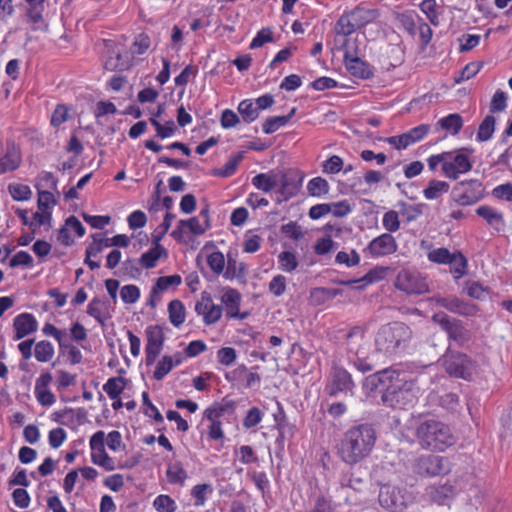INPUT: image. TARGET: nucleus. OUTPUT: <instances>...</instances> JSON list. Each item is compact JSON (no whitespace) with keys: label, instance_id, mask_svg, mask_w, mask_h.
I'll list each match as a JSON object with an SVG mask.
<instances>
[{"label":"nucleus","instance_id":"f257e3e1","mask_svg":"<svg viewBox=\"0 0 512 512\" xmlns=\"http://www.w3.org/2000/svg\"><path fill=\"white\" fill-rule=\"evenodd\" d=\"M376 440V430L371 424L351 426L336 446L337 455L345 464L354 466L370 456Z\"/></svg>","mask_w":512,"mask_h":512},{"label":"nucleus","instance_id":"f03ea898","mask_svg":"<svg viewBox=\"0 0 512 512\" xmlns=\"http://www.w3.org/2000/svg\"><path fill=\"white\" fill-rule=\"evenodd\" d=\"M413 337L411 328L403 322L382 325L374 339L375 352L389 359L404 355Z\"/></svg>","mask_w":512,"mask_h":512},{"label":"nucleus","instance_id":"7ed1b4c3","mask_svg":"<svg viewBox=\"0 0 512 512\" xmlns=\"http://www.w3.org/2000/svg\"><path fill=\"white\" fill-rule=\"evenodd\" d=\"M415 437L422 449L436 452H444L456 441L450 426L434 418L419 422Z\"/></svg>","mask_w":512,"mask_h":512},{"label":"nucleus","instance_id":"20e7f679","mask_svg":"<svg viewBox=\"0 0 512 512\" xmlns=\"http://www.w3.org/2000/svg\"><path fill=\"white\" fill-rule=\"evenodd\" d=\"M411 374L403 369L389 367L370 375L367 378L368 384L372 389L379 390L382 393V402L385 405L393 402L396 391L405 385H411Z\"/></svg>","mask_w":512,"mask_h":512},{"label":"nucleus","instance_id":"39448f33","mask_svg":"<svg viewBox=\"0 0 512 512\" xmlns=\"http://www.w3.org/2000/svg\"><path fill=\"white\" fill-rule=\"evenodd\" d=\"M380 15V10L377 8L358 5L340 16L334 27L335 34L346 38L357 30L376 22Z\"/></svg>","mask_w":512,"mask_h":512},{"label":"nucleus","instance_id":"423d86ee","mask_svg":"<svg viewBox=\"0 0 512 512\" xmlns=\"http://www.w3.org/2000/svg\"><path fill=\"white\" fill-rule=\"evenodd\" d=\"M446 373L454 378L472 381L479 372V365L468 354L448 349L442 357Z\"/></svg>","mask_w":512,"mask_h":512},{"label":"nucleus","instance_id":"0eeeda50","mask_svg":"<svg viewBox=\"0 0 512 512\" xmlns=\"http://www.w3.org/2000/svg\"><path fill=\"white\" fill-rule=\"evenodd\" d=\"M427 259L435 264L450 265V272L458 280L468 273V260L461 251L450 252L445 247L432 249Z\"/></svg>","mask_w":512,"mask_h":512},{"label":"nucleus","instance_id":"6e6552de","mask_svg":"<svg viewBox=\"0 0 512 512\" xmlns=\"http://www.w3.org/2000/svg\"><path fill=\"white\" fill-rule=\"evenodd\" d=\"M414 473L422 477L446 475L451 471V463L447 457L427 454L415 459L412 465Z\"/></svg>","mask_w":512,"mask_h":512},{"label":"nucleus","instance_id":"1a4fd4ad","mask_svg":"<svg viewBox=\"0 0 512 512\" xmlns=\"http://www.w3.org/2000/svg\"><path fill=\"white\" fill-rule=\"evenodd\" d=\"M22 360L28 361L34 355L39 363H49L55 355V347L48 340H40L35 343L33 338L21 341L17 345Z\"/></svg>","mask_w":512,"mask_h":512},{"label":"nucleus","instance_id":"9d476101","mask_svg":"<svg viewBox=\"0 0 512 512\" xmlns=\"http://www.w3.org/2000/svg\"><path fill=\"white\" fill-rule=\"evenodd\" d=\"M483 197L482 183L477 179L458 182L452 189L451 198L460 206H470Z\"/></svg>","mask_w":512,"mask_h":512},{"label":"nucleus","instance_id":"9b49d317","mask_svg":"<svg viewBox=\"0 0 512 512\" xmlns=\"http://www.w3.org/2000/svg\"><path fill=\"white\" fill-rule=\"evenodd\" d=\"M395 287L409 295H421L429 291L426 279L420 273L409 269H403L398 273Z\"/></svg>","mask_w":512,"mask_h":512},{"label":"nucleus","instance_id":"f8f14e48","mask_svg":"<svg viewBox=\"0 0 512 512\" xmlns=\"http://www.w3.org/2000/svg\"><path fill=\"white\" fill-rule=\"evenodd\" d=\"M445 163H443L441 170L445 177L456 180L461 174H465L472 169V163L463 149L457 152H445Z\"/></svg>","mask_w":512,"mask_h":512},{"label":"nucleus","instance_id":"ddd939ff","mask_svg":"<svg viewBox=\"0 0 512 512\" xmlns=\"http://www.w3.org/2000/svg\"><path fill=\"white\" fill-rule=\"evenodd\" d=\"M433 322L438 324L448 334V338L463 346L469 341V332L458 319H452L444 312H437L432 316Z\"/></svg>","mask_w":512,"mask_h":512},{"label":"nucleus","instance_id":"4468645a","mask_svg":"<svg viewBox=\"0 0 512 512\" xmlns=\"http://www.w3.org/2000/svg\"><path fill=\"white\" fill-rule=\"evenodd\" d=\"M220 302V305L223 306V312L225 311L227 319L244 320L249 316V312L240 311L242 295L235 288L229 286L222 288Z\"/></svg>","mask_w":512,"mask_h":512},{"label":"nucleus","instance_id":"2eb2a0df","mask_svg":"<svg viewBox=\"0 0 512 512\" xmlns=\"http://www.w3.org/2000/svg\"><path fill=\"white\" fill-rule=\"evenodd\" d=\"M146 345H145V363L147 366L153 365L157 357L163 350L165 342V333L161 326L150 325L145 330Z\"/></svg>","mask_w":512,"mask_h":512},{"label":"nucleus","instance_id":"dca6fc26","mask_svg":"<svg viewBox=\"0 0 512 512\" xmlns=\"http://www.w3.org/2000/svg\"><path fill=\"white\" fill-rule=\"evenodd\" d=\"M348 40L345 39L342 46L344 49V64L347 71L356 78L367 80L373 77L374 73L370 65L357 56V52L354 51L349 45Z\"/></svg>","mask_w":512,"mask_h":512},{"label":"nucleus","instance_id":"f3484780","mask_svg":"<svg viewBox=\"0 0 512 512\" xmlns=\"http://www.w3.org/2000/svg\"><path fill=\"white\" fill-rule=\"evenodd\" d=\"M195 312L201 316L204 325L211 326L222 318L223 306L214 303L211 294L204 291L195 304Z\"/></svg>","mask_w":512,"mask_h":512},{"label":"nucleus","instance_id":"a211bd4d","mask_svg":"<svg viewBox=\"0 0 512 512\" xmlns=\"http://www.w3.org/2000/svg\"><path fill=\"white\" fill-rule=\"evenodd\" d=\"M26 22L32 31H47L49 24L45 19L46 0H24Z\"/></svg>","mask_w":512,"mask_h":512},{"label":"nucleus","instance_id":"6ab92c4d","mask_svg":"<svg viewBox=\"0 0 512 512\" xmlns=\"http://www.w3.org/2000/svg\"><path fill=\"white\" fill-rule=\"evenodd\" d=\"M397 249L395 237L390 233H383L372 239L363 252L372 258H380L394 254Z\"/></svg>","mask_w":512,"mask_h":512},{"label":"nucleus","instance_id":"aec40b11","mask_svg":"<svg viewBox=\"0 0 512 512\" xmlns=\"http://www.w3.org/2000/svg\"><path fill=\"white\" fill-rule=\"evenodd\" d=\"M354 386L352 376L345 368L337 365L333 366L331 381L326 387L329 396L352 392Z\"/></svg>","mask_w":512,"mask_h":512},{"label":"nucleus","instance_id":"412c9836","mask_svg":"<svg viewBox=\"0 0 512 512\" xmlns=\"http://www.w3.org/2000/svg\"><path fill=\"white\" fill-rule=\"evenodd\" d=\"M52 381L53 376L50 371H42L35 381L34 396L42 407H50L56 402V396L50 389Z\"/></svg>","mask_w":512,"mask_h":512},{"label":"nucleus","instance_id":"4be33fe9","mask_svg":"<svg viewBox=\"0 0 512 512\" xmlns=\"http://www.w3.org/2000/svg\"><path fill=\"white\" fill-rule=\"evenodd\" d=\"M429 131L430 126L428 124H420L406 133L388 138V143L398 150L406 149L408 146L421 141Z\"/></svg>","mask_w":512,"mask_h":512},{"label":"nucleus","instance_id":"5701e85b","mask_svg":"<svg viewBox=\"0 0 512 512\" xmlns=\"http://www.w3.org/2000/svg\"><path fill=\"white\" fill-rule=\"evenodd\" d=\"M378 500L383 508L391 512H401L407 505L406 499L401 493V490L392 486H385L381 488Z\"/></svg>","mask_w":512,"mask_h":512},{"label":"nucleus","instance_id":"b1692460","mask_svg":"<svg viewBox=\"0 0 512 512\" xmlns=\"http://www.w3.org/2000/svg\"><path fill=\"white\" fill-rule=\"evenodd\" d=\"M38 325V321L34 314L29 312H23L18 314L13 319V340L19 341L37 332Z\"/></svg>","mask_w":512,"mask_h":512},{"label":"nucleus","instance_id":"393cba45","mask_svg":"<svg viewBox=\"0 0 512 512\" xmlns=\"http://www.w3.org/2000/svg\"><path fill=\"white\" fill-rule=\"evenodd\" d=\"M22 164V152L14 141H7L6 149L0 156V175L17 170Z\"/></svg>","mask_w":512,"mask_h":512},{"label":"nucleus","instance_id":"a878e982","mask_svg":"<svg viewBox=\"0 0 512 512\" xmlns=\"http://www.w3.org/2000/svg\"><path fill=\"white\" fill-rule=\"evenodd\" d=\"M303 178V175H299L296 172L282 173L278 191L284 200H289L298 194Z\"/></svg>","mask_w":512,"mask_h":512},{"label":"nucleus","instance_id":"bb28decb","mask_svg":"<svg viewBox=\"0 0 512 512\" xmlns=\"http://www.w3.org/2000/svg\"><path fill=\"white\" fill-rule=\"evenodd\" d=\"M418 389L416 387L415 379L411 380V385H405L396 391L394 401L388 403L387 406L404 408L412 406L417 399Z\"/></svg>","mask_w":512,"mask_h":512},{"label":"nucleus","instance_id":"cd10ccee","mask_svg":"<svg viewBox=\"0 0 512 512\" xmlns=\"http://www.w3.org/2000/svg\"><path fill=\"white\" fill-rule=\"evenodd\" d=\"M237 403L235 400L224 397L219 402H213L211 405H209L205 410L204 413L208 414L214 418L221 419L228 416H233L236 411Z\"/></svg>","mask_w":512,"mask_h":512},{"label":"nucleus","instance_id":"c85d7f7f","mask_svg":"<svg viewBox=\"0 0 512 512\" xmlns=\"http://www.w3.org/2000/svg\"><path fill=\"white\" fill-rule=\"evenodd\" d=\"M426 493L431 501L438 505H444L448 499L454 496L455 487L447 481L444 484L431 485L427 487Z\"/></svg>","mask_w":512,"mask_h":512},{"label":"nucleus","instance_id":"c756f323","mask_svg":"<svg viewBox=\"0 0 512 512\" xmlns=\"http://www.w3.org/2000/svg\"><path fill=\"white\" fill-rule=\"evenodd\" d=\"M87 314L99 324L104 325L109 315V304L106 300L94 297L87 305Z\"/></svg>","mask_w":512,"mask_h":512},{"label":"nucleus","instance_id":"7c9ffc66","mask_svg":"<svg viewBox=\"0 0 512 512\" xmlns=\"http://www.w3.org/2000/svg\"><path fill=\"white\" fill-rule=\"evenodd\" d=\"M476 214L497 230L504 224L503 213L489 205L479 206L476 209Z\"/></svg>","mask_w":512,"mask_h":512},{"label":"nucleus","instance_id":"2f4dec72","mask_svg":"<svg viewBox=\"0 0 512 512\" xmlns=\"http://www.w3.org/2000/svg\"><path fill=\"white\" fill-rule=\"evenodd\" d=\"M162 255L166 256L167 252L161 244L156 242L153 247L141 255L139 263L145 269H152L156 267Z\"/></svg>","mask_w":512,"mask_h":512},{"label":"nucleus","instance_id":"473e14b6","mask_svg":"<svg viewBox=\"0 0 512 512\" xmlns=\"http://www.w3.org/2000/svg\"><path fill=\"white\" fill-rule=\"evenodd\" d=\"M166 476L170 484L184 486L188 473L180 461H175L168 464Z\"/></svg>","mask_w":512,"mask_h":512},{"label":"nucleus","instance_id":"72a5a7b5","mask_svg":"<svg viewBox=\"0 0 512 512\" xmlns=\"http://www.w3.org/2000/svg\"><path fill=\"white\" fill-rule=\"evenodd\" d=\"M168 317L170 323L178 328L186 320V309L184 304L179 299H174L168 304Z\"/></svg>","mask_w":512,"mask_h":512},{"label":"nucleus","instance_id":"f704fd0d","mask_svg":"<svg viewBox=\"0 0 512 512\" xmlns=\"http://www.w3.org/2000/svg\"><path fill=\"white\" fill-rule=\"evenodd\" d=\"M437 125L451 135H457L463 127V118L458 113H451L437 122Z\"/></svg>","mask_w":512,"mask_h":512},{"label":"nucleus","instance_id":"c9c22d12","mask_svg":"<svg viewBox=\"0 0 512 512\" xmlns=\"http://www.w3.org/2000/svg\"><path fill=\"white\" fill-rule=\"evenodd\" d=\"M339 291L332 288L316 287L310 291V302L312 305L320 306L334 299Z\"/></svg>","mask_w":512,"mask_h":512},{"label":"nucleus","instance_id":"e433bc0d","mask_svg":"<svg viewBox=\"0 0 512 512\" xmlns=\"http://www.w3.org/2000/svg\"><path fill=\"white\" fill-rule=\"evenodd\" d=\"M449 184L441 180H431L427 187L423 190L426 200H436L449 191Z\"/></svg>","mask_w":512,"mask_h":512},{"label":"nucleus","instance_id":"4c0bfd02","mask_svg":"<svg viewBox=\"0 0 512 512\" xmlns=\"http://www.w3.org/2000/svg\"><path fill=\"white\" fill-rule=\"evenodd\" d=\"M181 283L182 277L179 274L161 276L153 285V294H161L170 288H177Z\"/></svg>","mask_w":512,"mask_h":512},{"label":"nucleus","instance_id":"58836bf2","mask_svg":"<svg viewBox=\"0 0 512 512\" xmlns=\"http://www.w3.org/2000/svg\"><path fill=\"white\" fill-rule=\"evenodd\" d=\"M397 206L399 208V214L407 223L417 220L423 213L422 204H410L401 201Z\"/></svg>","mask_w":512,"mask_h":512},{"label":"nucleus","instance_id":"ea45409f","mask_svg":"<svg viewBox=\"0 0 512 512\" xmlns=\"http://www.w3.org/2000/svg\"><path fill=\"white\" fill-rule=\"evenodd\" d=\"M251 183L256 189L264 193L271 192L278 185L276 177L269 173H259L255 175Z\"/></svg>","mask_w":512,"mask_h":512},{"label":"nucleus","instance_id":"a19ab883","mask_svg":"<svg viewBox=\"0 0 512 512\" xmlns=\"http://www.w3.org/2000/svg\"><path fill=\"white\" fill-rule=\"evenodd\" d=\"M329 190L328 181L320 176L310 179L307 183V192L312 197L321 198L328 194Z\"/></svg>","mask_w":512,"mask_h":512},{"label":"nucleus","instance_id":"79ce46f5","mask_svg":"<svg viewBox=\"0 0 512 512\" xmlns=\"http://www.w3.org/2000/svg\"><path fill=\"white\" fill-rule=\"evenodd\" d=\"M238 112L247 124L254 122L259 117V110L251 99L242 100L238 105Z\"/></svg>","mask_w":512,"mask_h":512},{"label":"nucleus","instance_id":"37998d69","mask_svg":"<svg viewBox=\"0 0 512 512\" xmlns=\"http://www.w3.org/2000/svg\"><path fill=\"white\" fill-rule=\"evenodd\" d=\"M246 269L245 263H238L236 259L228 257L223 277L230 281L235 278H244L246 275Z\"/></svg>","mask_w":512,"mask_h":512},{"label":"nucleus","instance_id":"c03bdc74","mask_svg":"<svg viewBox=\"0 0 512 512\" xmlns=\"http://www.w3.org/2000/svg\"><path fill=\"white\" fill-rule=\"evenodd\" d=\"M149 121L155 128L156 136L160 139L172 137L177 131V126L173 120H169L166 121L165 124H161L155 117H150Z\"/></svg>","mask_w":512,"mask_h":512},{"label":"nucleus","instance_id":"a18cd8bd","mask_svg":"<svg viewBox=\"0 0 512 512\" xmlns=\"http://www.w3.org/2000/svg\"><path fill=\"white\" fill-rule=\"evenodd\" d=\"M125 379L122 377H111L103 385V391L110 399L119 398L125 389Z\"/></svg>","mask_w":512,"mask_h":512},{"label":"nucleus","instance_id":"49530a36","mask_svg":"<svg viewBox=\"0 0 512 512\" xmlns=\"http://www.w3.org/2000/svg\"><path fill=\"white\" fill-rule=\"evenodd\" d=\"M495 117L492 115H487L483 121L480 123L476 139L479 142H485L491 139L494 131H495Z\"/></svg>","mask_w":512,"mask_h":512},{"label":"nucleus","instance_id":"de8ad7c7","mask_svg":"<svg viewBox=\"0 0 512 512\" xmlns=\"http://www.w3.org/2000/svg\"><path fill=\"white\" fill-rule=\"evenodd\" d=\"M366 332L367 328L365 325H355L348 329L345 339L346 345L350 351L353 350L354 345H358L364 341Z\"/></svg>","mask_w":512,"mask_h":512},{"label":"nucleus","instance_id":"09e8293b","mask_svg":"<svg viewBox=\"0 0 512 512\" xmlns=\"http://www.w3.org/2000/svg\"><path fill=\"white\" fill-rule=\"evenodd\" d=\"M203 419L209 421V425L207 427L208 439L213 441L223 440L225 434L222 429L221 419L214 418L205 413H203Z\"/></svg>","mask_w":512,"mask_h":512},{"label":"nucleus","instance_id":"8fccbe9b","mask_svg":"<svg viewBox=\"0 0 512 512\" xmlns=\"http://www.w3.org/2000/svg\"><path fill=\"white\" fill-rule=\"evenodd\" d=\"M436 303L439 306L449 310L452 313H456V314H465L466 313L467 305L464 304L461 300H459L455 296L437 298Z\"/></svg>","mask_w":512,"mask_h":512},{"label":"nucleus","instance_id":"3c124183","mask_svg":"<svg viewBox=\"0 0 512 512\" xmlns=\"http://www.w3.org/2000/svg\"><path fill=\"white\" fill-rule=\"evenodd\" d=\"M299 262L296 254L290 251H282L278 255V268L287 273H291L298 267Z\"/></svg>","mask_w":512,"mask_h":512},{"label":"nucleus","instance_id":"603ef678","mask_svg":"<svg viewBox=\"0 0 512 512\" xmlns=\"http://www.w3.org/2000/svg\"><path fill=\"white\" fill-rule=\"evenodd\" d=\"M179 227H187L189 232L194 235H203L207 230L211 228V224H204L199 217L194 216L188 220H180Z\"/></svg>","mask_w":512,"mask_h":512},{"label":"nucleus","instance_id":"864d4df0","mask_svg":"<svg viewBox=\"0 0 512 512\" xmlns=\"http://www.w3.org/2000/svg\"><path fill=\"white\" fill-rule=\"evenodd\" d=\"M8 192L15 201H28L32 197V190L26 184L11 183L8 185Z\"/></svg>","mask_w":512,"mask_h":512},{"label":"nucleus","instance_id":"5fc2aeb1","mask_svg":"<svg viewBox=\"0 0 512 512\" xmlns=\"http://www.w3.org/2000/svg\"><path fill=\"white\" fill-rule=\"evenodd\" d=\"M207 265L215 275L224 274L225 271V257L220 251H213L207 255Z\"/></svg>","mask_w":512,"mask_h":512},{"label":"nucleus","instance_id":"6e6d98bb","mask_svg":"<svg viewBox=\"0 0 512 512\" xmlns=\"http://www.w3.org/2000/svg\"><path fill=\"white\" fill-rule=\"evenodd\" d=\"M153 507L157 512H176V501L167 494H160L153 500Z\"/></svg>","mask_w":512,"mask_h":512},{"label":"nucleus","instance_id":"4d7b16f0","mask_svg":"<svg viewBox=\"0 0 512 512\" xmlns=\"http://www.w3.org/2000/svg\"><path fill=\"white\" fill-rule=\"evenodd\" d=\"M91 461L93 464L104 468L106 471H113L116 468L113 458L108 455L105 448L91 452Z\"/></svg>","mask_w":512,"mask_h":512},{"label":"nucleus","instance_id":"13d9d810","mask_svg":"<svg viewBox=\"0 0 512 512\" xmlns=\"http://www.w3.org/2000/svg\"><path fill=\"white\" fill-rule=\"evenodd\" d=\"M42 333L45 336L53 337L58 343L60 352L64 351L66 330L58 329L52 323L47 322L42 328Z\"/></svg>","mask_w":512,"mask_h":512},{"label":"nucleus","instance_id":"bf43d9fd","mask_svg":"<svg viewBox=\"0 0 512 512\" xmlns=\"http://www.w3.org/2000/svg\"><path fill=\"white\" fill-rule=\"evenodd\" d=\"M399 211L389 210L382 217V226L387 233H394L400 229Z\"/></svg>","mask_w":512,"mask_h":512},{"label":"nucleus","instance_id":"052dcab7","mask_svg":"<svg viewBox=\"0 0 512 512\" xmlns=\"http://www.w3.org/2000/svg\"><path fill=\"white\" fill-rule=\"evenodd\" d=\"M58 179L52 173L48 171H42L36 178L35 188L37 191L43 190V188H50L57 190Z\"/></svg>","mask_w":512,"mask_h":512},{"label":"nucleus","instance_id":"680f3d73","mask_svg":"<svg viewBox=\"0 0 512 512\" xmlns=\"http://www.w3.org/2000/svg\"><path fill=\"white\" fill-rule=\"evenodd\" d=\"M102 251L103 250L101 249V245H99L98 242L94 239L87 246L85 251L84 263L90 268V270L100 268V263L92 260V257H97Z\"/></svg>","mask_w":512,"mask_h":512},{"label":"nucleus","instance_id":"e2e57ef3","mask_svg":"<svg viewBox=\"0 0 512 512\" xmlns=\"http://www.w3.org/2000/svg\"><path fill=\"white\" fill-rule=\"evenodd\" d=\"M151 46V39L148 34L140 33L135 38L131 45V52L134 55L145 54Z\"/></svg>","mask_w":512,"mask_h":512},{"label":"nucleus","instance_id":"0e129e2a","mask_svg":"<svg viewBox=\"0 0 512 512\" xmlns=\"http://www.w3.org/2000/svg\"><path fill=\"white\" fill-rule=\"evenodd\" d=\"M173 369L170 355H164L155 366L153 378L157 381L164 379Z\"/></svg>","mask_w":512,"mask_h":512},{"label":"nucleus","instance_id":"69168bd1","mask_svg":"<svg viewBox=\"0 0 512 512\" xmlns=\"http://www.w3.org/2000/svg\"><path fill=\"white\" fill-rule=\"evenodd\" d=\"M241 160V156H234L230 158L223 167L215 169L212 172V175L222 178H227L235 174L239 162Z\"/></svg>","mask_w":512,"mask_h":512},{"label":"nucleus","instance_id":"338daca9","mask_svg":"<svg viewBox=\"0 0 512 512\" xmlns=\"http://www.w3.org/2000/svg\"><path fill=\"white\" fill-rule=\"evenodd\" d=\"M37 199V208L42 211H51L57 204V201L52 192L47 190H39Z\"/></svg>","mask_w":512,"mask_h":512},{"label":"nucleus","instance_id":"774afa93","mask_svg":"<svg viewBox=\"0 0 512 512\" xmlns=\"http://www.w3.org/2000/svg\"><path fill=\"white\" fill-rule=\"evenodd\" d=\"M212 492L209 484H197L191 489V497L194 499V505L197 507L204 506L207 500V493Z\"/></svg>","mask_w":512,"mask_h":512}]
</instances>
